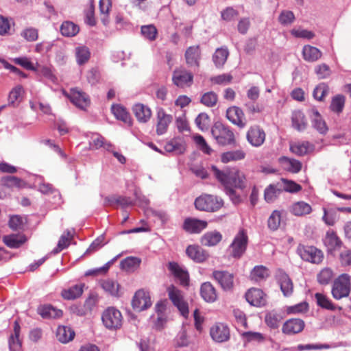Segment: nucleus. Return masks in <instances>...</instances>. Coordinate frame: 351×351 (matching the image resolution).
<instances>
[{"mask_svg":"<svg viewBox=\"0 0 351 351\" xmlns=\"http://www.w3.org/2000/svg\"><path fill=\"white\" fill-rule=\"evenodd\" d=\"M329 88L325 83H320L313 90V97L318 101H322L328 93Z\"/></svg>","mask_w":351,"mask_h":351,"instance_id":"62","label":"nucleus"},{"mask_svg":"<svg viewBox=\"0 0 351 351\" xmlns=\"http://www.w3.org/2000/svg\"><path fill=\"white\" fill-rule=\"evenodd\" d=\"M207 222L193 218H187L184 220L183 228L190 233H199L207 226Z\"/></svg>","mask_w":351,"mask_h":351,"instance_id":"20","label":"nucleus"},{"mask_svg":"<svg viewBox=\"0 0 351 351\" xmlns=\"http://www.w3.org/2000/svg\"><path fill=\"white\" fill-rule=\"evenodd\" d=\"M102 289L112 296L119 297L120 295L119 284L112 279H106L101 281Z\"/></svg>","mask_w":351,"mask_h":351,"instance_id":"39","label":"nucleus"},{"mask_svg":"<svg viewBox=\"0 0 351 351\" xmlns=\"http://www.w3.org/2000/svg\"><path fill=\"white\" fill-rule=\"evenodd\" d=\"M111 110L117 119L122 121L130 126L132 125L131 117L125 108L119 105H113Z\"/></svg>","mask_w":351,"mask_h":351,"instance_id":"38","label":"nucleus"},{"mask_svg":"<svg viewBox=\"0 0 351 351\" xmlns=\"http://www.w3.org/2000/svg\"><path fill=\"white\" fill-rule=\"evenodd\" d=\"M184 56L186 62L189 67H199L201 51L198 45L188 47Z\"/></svg>","mask_w":351,"mask_h":351,"instance_id":"19","label":"nucleus"},{"mask_svg":"<svg viewBox=\"0 0 351 351\" xmlns=\"http://www.w3.org/2000/svg\"><path fill=\"white\" fill-rule=\"evenodd\" d=\"M211 134L220 145L235 144V137L233 132L221 122H216L211 128Z\"/></svg>","mask_w":351,"mask_h":351,"instance_id":"2","label":"nucleus"},{"mask_svg":"<svg viewBox=\"0 0 351 351\" xmlns=\"http://www.w3.org/2000/svg\"><path fill=\"white\" fill-rule=\"evenodd\" d=\"M292 126L298 132H302L307 128L308 123L304 113L300 110H295L292 113Z\"/></svg>","mask_w":351,"mask_h":351,"instance_id":"29","label":"nucleus"},{"mask_svg":"<svg viewBox=\"0 0 351 351\" xmlns=\"http://www.w3.org/2000/svg\"><path fill=\"white\" fill-rule=\"evenodd\" d=\"M21 327L17 321L14 323V333L9 338L8 343L10 351H19L21 343L19 339Z\"/></svg>","mask_w":351,"mask_h":351,"instance_id":"33","label":"nucleus"},{"mask_svg":"<svg viewBox=\"0 0 351 351\" xmlns=\"http://www.w3.org/2000/svg\"><path fill=\"white\" fill-rule=\"evenodd\" d=\"M165 149L167 152H173L176 154H182L186 150L185 143L180 139H172L165 145Z\"/></svg>","mask_w":351,"mask_h":351,"instance_id":"36","label":"nucleus"},{"mask_svg":"<svg viewBox=\"0 0 351 351\" xmlns=\"http://www.w3.org/2000/svg\"><path fill=\"white\" fill-rule=\"evenodd\" d=\"M213 277L223 290H230L233 287V275L226 271H214Z\"/></svg>","mask_w":351,"mask_h":351,"instance_id":"17","label":"nucleus"},{"mask_svg":"<svg viewBox=\"0 0 351 351\" xmlns=\"http://www.w3.org/2000/svg\"><path fill=\"white\" fill-rule=\"evenodd\" d=\"M279 184L281 186V189L283 191L289 193H297L302 189V186L296 182L289 180L285 178H282L279 182Z\"/></svg>","mask_w":351,"mask_h":351,"instance_id":"51","label":"nucleus"},{"mask_svg":"<svg viewBox=\"0 0 351 351\" xmlns=\"http://www.w3.org/2000/svg\"><path fill=\"white\" fill-rule=\"evenodd\" d=\"M133 112L141 123H147L152 117L151 109L142 104H136L132 108Z\"/></svg>","mask_w":351,"mask_h":351,"instance_id":"23","label":"nucleus"},{"mask_svg":"<svg viewBox=\"0 0 351 351\" xmlns=\"http://www.w3.org/2000/svg\"><path fill=\"white\" fill-rule=\"evenodd\" d=\"M226 117L232 123L240 128H243L246 125L244 113L239 107L229 108L226 111Z\"/></svg>","mask_w":351,"mask_h":351,"instance_id":"16","label":"nucleus"},{"mask_svg":"<svg viewBox=\"0 0 351 351\" xmlns=\"http://www.w3.org/2000/svg\"><path fill=\"white\" fill-rule=\"evenodd\" d=\"M279 162L282 167L291 173H297L302 169V163L294 158H290L286 156H282L279 158Z\"/></svg>","mask_w":351,"mask_h":351,"instance_id":"26","label":"nucleus"},{"mask_svg":"<svg viewBox=\"0 0 351 351\" xmlns=\"http://www.w3.org/2000/svg\"><path fill=\"white\" fill-rule=\"evenodd\" d=\"M156 119V133L158 135H162L167 132L173 117L167 114L163 108H160L157 110Z\"/></svg>","mask_w":351,"mask_h":351,"instance_id":"14","label":"nucleus"},{"mask_svg":"<svg viewBox=\"0 0 351 351\" xmlns=\"http://www.w3.org/2000/svg\"><path fill=\"white\" fill-rule=\"evenodd\" d=\"M212 170L216 178L224 187H234L243 189L246 186V178L244 173L237 169H226L221 171L215 166Z\"/></svg>","mask_w":351,"mask_h":351,"instance_id":"1","label":"nucleus"},{"mask_svg":"<svg viewBox=\"0 0 351 351\" xmlns=\"http://www.w3.org/2000/svg\"><path fill=\"white\" fill-rule=\"evenodd\" d=\"M38 313L43 318H59L62 315V311L51 305L40 306L38 308Z\"/></svg>","mask_w":351,"mask_h":351,"instance_id":"32","label":"nucleus"},{"mask_svg":"<svg viewBox=\"0 0 351 351\" xmlns=\"http://www.w3.org/2000/svg\"><path fill=\"white\" fill-rule=\"evenodd\" d=\"M297 252L302 259L305 261L316 264L322 261L323 254L322 251L313 246L300 245Z\"/></svg>","mask_w":351,"mask_h":351,"instance_id":"8","label":"nucleus"},{"mask_svg":"<svg viewBox=\"0 0 351 351\" xmlns=\"http://www.w3.org/2000/svg\"><path fill=\"white\" fill-rule=\"evenodd\" d=\"M245 154L242 150H234L222 154L221 160L223 162L227 163L231 161H237L245 158Z\"/></svg>","mask_w":351,"mask_h":351,"instance_id":"44","label":"nucleus"},{"mask_svg":"<svg viewBox=\"0 0 351 351\" xmlns=\"http://www.w3.org/2000/svg\"><path fill=\"white\" fill-rule=\"evenodd\" d=\"M37 70L36 71L38 74L43 75L46 77L47 80L51 81V82L56 83L57 82V77L53 74L51 69L47 66H40L37 64L36 66Z\"/></svg>","mask_w":351,"mask_h":351,"instance_id":"59","label":"nucleus"},{"mask_svg":"<svg viewBox=\"0 0 351 351\" xmlns=\"http://www.w3.org/2000/svg\"><path fill=\"white\" fill-rule=\"evenodd\" d=\"M246 138L250 145L254 147H260L265 140V133L258 125H254L248 130Z\"/></svg>","mask_w":351,"mask_h":351,"instance_id":"13","label":"nucleus"},{"mask_svg":"<svg viewBox=\"0 0 351 351\" xmlns=\"http://www.w3.org/2000/svg\"><path fill=\"white\" fill-rule=\"evenodd\" d=\"M229 52L226 48L217 49L213 56V60L217 67H221L228 57Z\"/></svg>","mask_w":351,"mask_h":351,"instance_id":"45","label":"nucleus"},{"mask_svg":"<svg viewBox=\"0 0 351 351\" xmlns=\"http://www.w3.org/2000/svg\"><path fill=\"white\" fill-rule=\"evenodd\" d=\"M312 210L311 206L304 201L294 202L289 208L290 213L297 217L307 215L310 214Z\"/></svg>","mask_w":351,"mask_h":351,"instance_id":"25","label":"nucleus"},{"mask_svg":"<svg viewBox=\"0 0 351 351\" xmlns=\"http://www.w3.org/2000/svg\"><path fill=\"white\" fill-rule=\"evenodd\" d=\"M350 290V276L347 274H343L334 280L331 293L335 299L341 300L348 297Z\"/></svg>","mask_w":351,"mask_h":351,"instance_id":"3","label":"nucleus"},{"mask_svg":"<svg viewBox=\"0 0 351 351\" xmlns=\"http://www.w3.org/2000/svg\"><path fill=\"white\" fill-rule=\"evenodd\" d=\"M282 319V314L280 313H278L276 311H273L267 313L265 319L267 326L272 328H278Z\"/></svg>","mask_w":351,"mask_h":351,"instance_id":"46","label":"nucleus"},{"mask_svg":"<svg viewBox=\"0 0 351 351\" xmlns=\"http://www.w3.org/2000/svg\"><path fill=\"white\" fill-rule=\"evenodd\" d=\"M304 327V322L300 319H290L282 326V332L287 335H293L301 332Z\"/></svg>","mask_w":351,"mask_h":351,"instance_id":"21","label":"nucleus"},{"mask_svg":"<svg viewBox=\"0 0 351 351\" xmlns=\"http://www.w3.org/2000/svg\"><path fill=\"white\" fill-rule=\"evenodd\" d=\"M79 27L71 21L64 22L60 27L61 34L67 37L75 36L79 32Z\"/></svg>","mask_w":351,"mask_h":351,"instance_id":"48","label":"nucleus"},{"mask_svg":"<svg viewBox=\"0 0 351 351\" xmlns=\"http://www.w3.org/2000/svg\"><path fill=\"white\" fill-rule=\"evenodd\" d=\"M141 263V261L140 258L130 256L123 260L121 262V266L123 269L128 271H133L139 267Z\"/></svg>","mask_w":351,"mask_h":351,"instance_id":"52","label":"nucleus"},{"mask_svg":"<svg viewBox=\"0 0 351 351\" xmlns=\"http://www.w3.org/2000/svg\"><path fill=\"white\" fill-rule=\"evenodd\" d=\"M26 240L27 239L23 234H12L3 237V243L10 248H19Z\"/></svg>","mask_w":351,"mask_h":351,"instance_id":"31","label":"nucleus"},{"mask_svg":"<svg viewBox=\"0 0 351 351\" xmlns=\"http://www.w3.org/2000/svg\"><path fill=\"white\" fill-rule=\"evenodd\" d=\"M218 101L217 95L213 91H209L202 95L200 99V102L206 107L215 106Z\"/></svg>","mask_w":351,"mask_h":351,"instance_id":"56","label":"nucleus"},{"mask_svg":"<svg viewBox=\"0 0 351 351\" xmlns=\"http://www.w3.org/2000/svg\"><path fill=\"white\" fill-rule=\"evenodd\" d=\"M73 237V233L71 230H66L64 231L58 241L57 247L53 250L52 253L58 254L62 250L66 248L69 245L70 241Z\"/></svg>","mask_w":351,"mask_h":351,"instance_id":"42","label":"nucleus"},{"mask_svg":"<svg viewBox=\"0 0 351 351\" xmlns=\"http://www.w3.org/2000/svg\"><path fill=\"white\" fill-rule=\"evenodd\" d=\"M75 336V332L69 326H60L56 331V337L62 343L71 341Z\"/></svg>","mask_w":351,"mask_h":351,"instance_id":"41","label":"nucleus"},{"mask_svg":"<svg viewBox=\"0 0 351 351\" xmlns=\"http://www.w3.org/2000/svg\"><path fill=\"white\" fill-rule=\"evenodd\" d=\"M197 127L202 131H207L210 124V119L208 114L202 112L198 114L195 120Z\"/></svg>","mask_w":351,"mask_h":351,"instance_id":"55","label":"nucleus"},{"mask_svg":"<svg viewBox=\"0 0 351 351\" xmlns=\"http://www.w3.org/2000/svg\"><path fill=\"white\" fill-rule=\"evenodd\" d=\"M1 184L3 186L8 189H20L23 187L25 185V182L21 178L12 176L1 178Z\"/></svg>","mask_w":351,"mask_h":351,"instance_id":"43","label":"nucleus"},{"mask_svg":"<svg viewBox=\"0 0 351 351\" xmlns=\"http://www.w3.org/2000/svg\"><path fill=\"white\" fill-rule=\"evenodd\" d=\"M246 300L252 306H261L266 303L265 294L259 289L252 288L245 294Z\"/></svg>","mask_w":351,"mask_h":351,"instance_id":"18","label":"nucleus"},{"mask_svg":"<svg viewBox=\"0 0 351 351\" xmlns=\"http://www.w3.org/2000/svg\"><path fill=\"white\" fill-rule=\"evenodd\" d=\"M132 304L133 308L137 311H142L150 307L152 301L149 293L143 290L137 291L132 299Z\"/></svg>","mask_w":351,"mask_h":351,"instance_id":"11","label":"nucleus"},{"mask_svg":"<svg viewBox=\"0 0 351 351\" xmlns=\"http://www.w3.org/2000/svg\"><path fill=\"white\" fill-rule=\"evenodd\" d=\"M291 33L296 38H305L308 40H311L315 37V34L313 32L302 28L293 29L291 31Z\"/></svg>","mask_w":351,"mask_h":351,"instance_id":"63","label":"nucleus"},{"mask_svg":"<svg viewBox=\"0 0 351 351\" xmlns=\"http://www.w3.org/2000/svg\"><path fill=\"white\" fill-rule=\"evenodd\" d=\"M315 72L319 79H325L331 75L330 67L324 63L317 65L315 69Z\"/></svg>","mask_w":351,"mask_h":351,"instance_id":"64","label":"nucleus"},{"mask_svg":"<svg viewBox=\"0 0 351 351\" xmlns=\"http://www.w3.org/2000/svg\"><path fill=\"white\" fill-rule=\"evenodd\" d=\"M186 253L189 258L197 263L205 261L208 256L203 249L196 245H189L186 248Z\"/></svg>","mask_w":351,"mask_h":351,"instance_id":"27","label":"nucleus"},{"mask_svg":"<svg viewBox=\"0 0 351 351\" xmlns=\"http://www.w3.org/2000/svg\"><path fill=\"white\" fill-rule=\"evenodd\" d=\"M83 293L82 286L76 285L69 289H64L62 291V296L66 300H74L80 297Z\"/></svg>","mask_w":351,"mask_h":351,"instance_id":"50","label":"nucleus"},{"mask_svg":"<svg viewBox=\"0 0 351 351\" xmlns=\"http://www.w3.org/2000/svg\"><path fill=\"white\" fill-rule=\"evenodd\" d=\"M167 292L169 300L178 308L181 315L184 317H187L189 315V307L187 302L184 299L182 292L174 285L168 287Z\"/></svg>","mask_w":351,"mask_h":351,"instance_id":"5","label":"nucleus"},{"mask_svg":"<svg viewBox=\"0 0 351 351\" xmlns=\"http://www.w3.org/2000/svg\"><path fill=\"white\" fill-rule=\"evenodd\" d=\"M324 243L328 251H332L340 247L341 242L334 231L328 230L324 239Z\"/></svg>","mask_w":351,"mask_h":351,"instance_id":"37","label":"nucleus"},{"mask_svg":"<svg viewBox=\"0 0 351 351\" xmlns=\"http://www.w3.org/2000/svg\"><path fill=\"white\" fill-rule=\"evenodd\" d=\"M174 85L180 88L189 87L193 82V75L185 69H176L172 75Z\"/></svg>","mask_w":351,"mask_h":351,"instance_id":"9","label":"nucleus"},{"mask_svg":"<svg viewBox=\"0 0 351 351\" xmlns=\"http://www.w3.org/2000/svg\"><path fill=\"white\" fill-rule=\"evenodd\" d=\"M282 193L281 186L278 182L269 184L264 192V198L268 203L274 202L278 197Z\"/></svg>","mask_w":351,"mask_h":351,"instance_id":"30","label":"nucleus"},{"mask_svg":"<svg viewBox=\"0 0 351 351\" xmlns=\"http://www.w3.org/2000/svg\"><path fill=\"white\" fill-rule=\"evenodd\" d=\"M269 276L267 269L263 265H258L254 267L251 272V278L255 281L265 279Z\"/></svg>","mask_w":351,"mask_h":351,"instance_id":"57","label":"nucleus"},{"mask_svg":"<svg viewBox=\"0 0 351 351\" xmlns=\"http://www.w3.org/2000/svg\"><path fill=\"white\" fill-rule=\"evenodd\" d=\"M222 206V199L212 195L204 194L195 200V206L199 210L215 212L219 210Z\"/></svg>","mask_w":351,"mask_h":351,"instance_id":"4","label":"nucleus"},{"mask_svg":"<svg viewBox=\"0 0 351 351\" xmlns=\"http://www.w3.org/2000/svg\"><path fill=\"white\" fill-rule=\"evenodd\" d=\"M141 34L145 38L152 41L156 38L158 31L154 25H147L141 27Z\"/></svg>","mask_w":351,"mask_h":351,"instance_id":"60","label":"nucleus"},{"mask_svg":"<svg viewBox=\"0 0 351 351\" xmlns=\"http://www.w3.org/2000/svg\"><path fill=\"white\" fill-rule=\"evenodd\" d=\"M333 276L332 271L329 268H324L317 274V281L320 285L329 284Z\"/></svg>","mask_w":351,"mask_h":351,"instance_id":"58","label":"nucleus"},{"mask_svg":"<svg viewBox=\"0 0 351 351\" xmlns=\"http://www.w3.org/2000/svg\"><path fill=\"white\" fill-rule=\"evenodd\" d=\"M346 98L343 95H337L332 99L330 109L337 114L341 113L345 106Z\"/></svg>","mask_w":351,"mask_h":351,"instance_id":"53","label":"nucleus"},{"mask_svg":"<svg viewBox=\"0 0 351 351\" xmlns=\"http://www.w3.org/2000/svg\"><path fill=\"white\" fill-rule=\"evenodd\" d=\"M75 57L78 64H84L88 62L90 57L89 49L84 45L77 47L75 48Z\"/></svg>","mask_w":351,"mask_h":351,"instance_id":"47","label":"nucleus"},{"mask_svg":"<svg viewBox=\"0 0 351 351\" xmlns=\"http://www.w3.org/2000/svg\"><path fill=\"white\" fill-rule=\"evenodd\" d=\"M281 221V214L278 210H274L268 219V227L271 230H276Z\"/></svg>","mask_w":351,"mask_h":351,"instance_id":"61","label":"nucleus"},{"mask_svg":"<svg viewBox=\"0 0 351 351\" xmlns=\"http://www.w3.org/2000/svg\"><path fill=\"white\" fill-rule=\"evenodd\" d=\"M323 212L322 221L326 225L333 226L339 219L337 211L332 208H323Z\"/></svg>","mask_w":351,"mask_h":351,"instance_id":"49","label":"nucleus"},{"mask_svg":"<svg viewBox=\"0 0 351 351\" xmlns=\"http://www.w3.org/2000/svg\"><path fill=\"white\" fill-rule=\"evenodd\" d=\"M302 55L306 61L313 62L318 60L322 57V53L317 47L305 45L303 47Z\"/></svg>","mask_w":351,"mask_h":351,"instance_id":"35","label":"nucleus"},{"mask_svg":"<svg viewBox=\"0 0 351 351\" xmlns=\"http://www.w3.org/2000/svg\"><path fill=\"white\" fill-rule=\"evenodd\" d=\"M278 280L280 289L285 296H289L293 292V283L290 278L285 273H280Z\"/></svg>","mask_w":351,"mask_h":351,"instance_id":"34","label":"nucleus"},{"mask_svg":"<svg viewBox=\"0 0 351 351\" xmlns=\"http://www.w3.org/2000/svg\"><path fill=\"white\" fill-rule=\"evenodd\" d=\"M101 319L107 328L116 330L121 326L123 317L118 309L114 307H108L103 312Z\"/></svg>","mask_w":351,"mask_h":351,"instance_id":"6","label":"nucleus"},{"mask_svg":"<svg viewBox=\"0 0 351 351\" xmlns=\"http://www.w3.org/2000/svg\"><path fill=\"white\" fill-rule=\"evenodd\" d=\"M312 125L322 134H325L328 131V127L325 121L322 119L319 112L315 108L311 110Z\"/></svg>","mask_w":351,"mask_h":351,"instance_id":"28","label":"nucleus"},{"mask_svg":"<svg viewBox=\"0 0 351 351\" xmlns=\"http://www.w3.org/2000/svg\"><path fill=\"white\" fill-rule=\"evenodd\" d=\"M200 295L206 302H214L217 298V291L210 282H206L202 284Z\"/></svg>","mask_w":351,"mask_h":351,"instance_id":"24","label":"nucleus"},{"mask_svg":"<svg viewBox=\"0 0 351 351\" xmlns=\"http://www.w3.org/2000/svg\"><path fill=\"white\" fill-rule=\"evenodd\" d=\"M210 335L215 341L222 343L230 339V330L226 324L217 323L211 327Z\"/></svg>","mask_w":351,"mask_h":351,"instance_id":"15","label":"nucleus"},{"mask_svg":"<svg viewBox=\"0 0 351 351\" xmlns=\"http://www.w3.org/2000/svg\"><path fill=\"white\" fill-rule=\"evenodd\" d=\"M65 95L77 108L85 109L90 104L88 96L77 88H71L69 93Z\"/></svg>","mask_w":351,"mask_h":351,"instance_id":"10","label":"nucleus"},{"mask_svg":"<svg viewBox=\"0 0 351 351\" xmlns=\"http://www.w3.org/2000/svg\"><path fill=\"white\" fill-rule=\"evenodd\" d=\"M247 241L246 232L244 230H239L230 245V255L235 258H241L246 250Z\"/></svg>","mask_w":351,"mask_h":351,"instance_id":"7","label":"nucleus"},{"mask_svg":"<svg viewBox=\"0 0 351 351\" xmlns=\"http://www.w3.org/2000/svg\"><path fill=\"white\" fill-rule=\"evenodd\" d=\"M289 149L292 153L297 156H302L313 151L314 145L308 141H299L291 143Z\"/></svg>","mask_w":351,"mask_h":351,"instance_id":"22","label":"nucleus"},{"mask_svg":"<svg viewBox=\"0 0 351 351\" xmlns=\"http://www.w3.org/2000/svg\"><path fill=\"white\" fill-rule=\"evenodd\" d=\"M315 298L316 300L317 304L323 308L331 311H334L337 308L332 302L322 293H316L315 294Z\"/></svg>","mask_w":351,"mask_h":351,"instance_id":"54","label":"nucleus"},{"mask_svg":"<svg viewBox=\"0 0 351 351\" xmlns=\"http://www.w3.org/2000/svg\"><path fill=\"white\" fill-rule=\"evenodd\" d=\"M222 235L219 232L210 231L203 235L201 239L202 245L206 246H214L221 241Z\"/></svg>","mask_w":351,"mask_h":351,"instance_id":"40","label":"nucleus"},{"mask_svg":"<svg viewBox=\"0 0 351 351\" xmlns=\"http://www.w3.org/2000/svg\"><path fill=\"white\" fill-rule=\"evenodd\" d=\"M167 268L171 274L179 280L182 286L186 287L189 283V275L188 271L176 262H169Z\"/></svg>","mask_w":351,"mask_h":351,"instance_id":"12","label":"nucleus"}]
</instances>
